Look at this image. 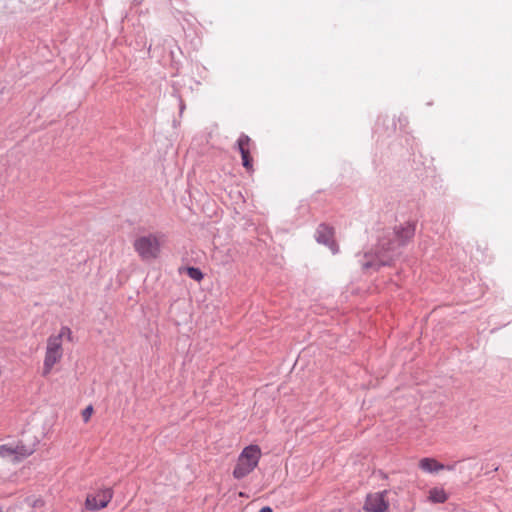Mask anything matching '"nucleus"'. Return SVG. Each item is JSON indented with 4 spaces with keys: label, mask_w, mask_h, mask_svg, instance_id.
Returning <instances> with one entry per match:
<instances>
[{
    "label": "nucleus",
    "mask_w": 512,
    "mask_h": 512,
    "mask_svg": "<svg viewBox=\"0 0 512 512\" xmlns=\"http://www.w3.org/2000/svg\"><path fill=\"white\" fill-rule=\"evenodd\" d=\"M415 229L414 223L406 222L392 231L384 232L379 238L375 253H365L360 259L362 269H378L381 266L390 265L398 255V249L413 238Z\"/></svg>",
    "instance_id": "1"
},
{
    "label": "nucleus",
    "mask_w": 512,
    "mask_h": 512,
    "mask_svg": "<svg viewBox=\"0 0 512 512\" xmlns=\"http://www.w3.org/2000/svg\"><path fill=\"white\" fill-rule=\"evenodd\" d=\"M262 452L258 445H249L239 454L236 465L233 469V477L242 479L249 475L257 467Z\"/></svg>",
    "instance_id": "2"
},
{
    "label": "nucleus",
    "mask_w": 512,
    "mask_h": 512,
    "mask_svg": "<svg viewBox=\"0 0 512 512\" xmlns=\"http://www.w3.org/2000/svg\"><path fill=\"white\" fill-rule=\"evenodd\" d=\"M133 247L144 261L155 259L160 252V243L153 234L137 238L133 243Z\"/></svg>",
    "instance_id": "3"
},
{
    "label": "nucleus",
    "mask_w": 512,
    "mask_h": 512,
    "mask_svg": "<svg viewBox=\"0 0 512 512\" xmlns=\"http://www.w3.org/2000/svg\"><path fill=\"white\" fill-rule=\"evenodd\" d=\"M62 356L63 349L62 344L59 343V337H48L43 363V376L50 374L53 366L61 360Z\"/></svg>",
    "instance_id": "4"
},
{
    "label": "nucleus",
    "mask_w": 512,
    "mask_h": 512,
    "mask_svg": "<svg viewBox=\"0 0 512 512\" xmlns=\"http://www.w3.org/2000/svg\"><path fill=\"white\" fill-rule=\"evenodd\" d=\"M387 490L381 492L368 494L363 506L366 512H386L389 508V502L387 500Z\"/></svg>",
    "instance_id": "5"
},
{
    "label": "nucleus",
    "mask_w": 512,
    "mask_h": 512,
    "mask_svg": "<svg viewBox=\"0 0 512 512\" xmlns=\"http://www.w3.org/2000/svg\"><path fill=\"white\" fill-rule=\"evenodd\" d=\"M113 497V491L110 488L99 490L95 494L87 495L85 506L90 511L105 508Z\"/></svg>",
    "instance_id": "6"
},
{
    "label": "nucleus",
    "mask_w": 512,
    "mask_h": 512,
    "mask_svg": "<svg viewBox=\"0 0 512 512\" xmlns=\"http://www.w3.org/2000/svg\"><path fill=\"white\" fill-rule=\"evenodd\" d=\"M254 146L251 138L246 134H241L237 140V147L241 154L242 165L248 171H253V159L250 156V150Z\"/></svg>",
    "instance_id": "7"
},
{
    "label": "nucleus",
    "mask_w": 512,
    "mask_h": 512,
    "mask_svg": "<svg viewBox=\"0 0 512 512\" xmlns=\"http://www.w3.org/2000/svg\"><path fill=\"white\" fill-rule=\"evenodd\" d=\"M316 240L330 248L333 254L339 251V247L334 241V229L326 224H320L315 234Z\"/></svg>",
    "instance_id": "8"
},
{
    "label": "nucleus",
    "mask_w": 512,
    "mask_h": 512,
    "mask_svg": "<svg viewBox=\"0 0 512 512\" xmlns=\"http://www.w3.org/2000/svg\"><path fill=\"white\" fill-rule=\"evenodd\" d=\"M419 467L427 473H435L445 469V465L439 463L434 458H422L419 461Z\"/></svg>",
    "instance_id": "9"
},
{
    "label": "nucleus",
    "mask_w": 512,
    "mask_h": 512,
    "mask_svg": "<svg viewBox=\"0 0 512 512\" xmlns=\"http://www.w3.org/2000/svg\"><path fill=\"white\" fill-rule=\"evenodd\" d=\"M428 499L433 503H444L448 499V496L444 489L432 488L429 491Z\"/></svg>",
    "instance_id": "10"
},
{
    "label": "nucleus",
    "mask_w": 512,
    "mask_h": 512,
    "mask_svg": "<svg viewBox=\"0 0 512 512\" xmlns=\"http://www.w3.org/2000/svg\"><path fill=\"white\" fill-rule=\"evenodd\" d=\"M32 453L31 450H25L24 452L19 451V447L12 448L7 445L0 446V455L2 457H8L13 454H20L22 457H26Z\"/></svg>",
    "instance_id": "11"
},
{
    "label": "nucleus",
    "mask_w": 512,
    "mask_h": 512,
    "mask_svg": "<svg viewBox=\"0 0 512 512\" xmlns=\"http://www.w3.org/2000/svg\"><path fill=\"white\" fill-rule=\"evenodd\" d=\"M50 337H59V343L62 344V339L66 337L69 341H72V331L69 327L63 326L59 334L57 335H51Z\"/></svg>",
    "instance_id": "12"
},
{
    "label": "nucleus",
    "mask_w": 512,
    "mask_h": 512,
    "mask_svg": "<svg viewBox=\"0 0 512 512\" xmlns=\"http://www.w3.org/2000/svg\"><path fill=\"white\" fill-rule=\"evenodd\" d=\"M187 275L195 280V281H201L204 277L203 273L199 268L196 267H188L187 268Z\"/></svg>",
    "instance_id": "13"
},
{
    "label": "nucleus",
    "mask_w": 512,
    "mask_h": 512,
    "mask_svg": "<svg viewBox=\"0 0 512 512\" xmlns=\"http://www.w3.org/2000/svg\"><path fill=\"white\" fill-rule=\"evenodd\" d=\"M92 413H93V407L91 405L87 406L83 411H82V418H83V421L85 423H87L91 416H92Z\"/></svg>",
    "instance_id": "14"
},
{
    "label": "nucleus",
    "mask_w": 512,
    "mask_h": 512,
    "mask_svg": "<svg viewBox=\"0 0 512 512\" xmlns=\"http://www.w3.org/2000/svg\"><path fill=\"white\" fill-rule=\"evenodd\" d=\"M456 464L457 463H454V464H451V465H445V469L449 470V471H453L456 467Z\"/></svg>",
    "instance_id": "15"
},
{
    "label": "nucleus",
    "mask_w": 512,
    "mask_h": 512,
    "mask_svg": "<svg viewBox=\"0 0 512 512\" xmlns=\"http://www.w3.org/2000/svg\"><path fill=\"white\" fill-rule=\"evenodd\" d=\"M259 512H273V511L269 506H265V507L261 508Z\"/></svg>",
    "instance_id": "16"
}]
</instances>
